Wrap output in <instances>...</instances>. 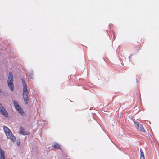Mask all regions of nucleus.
<instances>
[{"label": "nucleus", "mask_w": 159, "mask_h": 159, "mask_svg": "<svg viewBox=\"0 0 159 159\" xmlns=\"http://www.w3.org/2000/svg\"><path fill=\"white\" fill-rule=\"evenodd\" d=\"M17 145L18 146H20V140H19V141L17 140V143H16Z\"/></svg>", "instance_id": "obj_11"}, {"label": "nucleus", "mask_w": 159, "mask_h": 159, "mask_svg": "<svg viewBox=\"0 0 159 159\" xmlns=\"http://www.w3.org/2000/svg\"><path fill=\"white\" fill-rule=\"evenodd\" d=\"M22 82V85L23 86V97L24 99H28V91L27 89V87L26 83L25 82L24 80L21 79Z\"/></svg>", "instance_id": "obj_3"}, {"label": "nucleus", "mask_w": 159, "mask_h": 159, "mask_svg": "<svg viewBox=\"0 0 159 159\" xmlns=\"http://www.w3.org/2000/svg\"><path fill=\"white\" fill-rule=\"evenodd\" d=\"M3 129L7 137L10 139L11 141L14 142L15 141L16 138L13 136L10 130L7 127L5 126H3Z\"/></svg>", "instance_id": "obj_2"}, {"label": "nucleus", "mask_w": 159, "mask_h": 159, "mask_svg": "<svg viewBox=\"0 0 159 159\" xmlns=\"http://www.w3.org/2000/svg\"><path fill=\"white\" fill-rule=\"evenodd\" d=\"M1 92V89H0V93Z\"/></svg>", "instance_id": "obj_13"}, {"label": "nucleus", "mask_w": 159, "mask_h": 159, "mask_svg": "<svg viewBox=\"0 0 159 159\" xmlns=\"http://www.w3.org/2000/svg\"><path fill=\"white\" fill-rule=\"evenodd\" d=\"M29 100H24L25 103L26 105H27L28 103V101Z\"/></svg>", "instance_id": "obj_12"}, {"label": "nucleus", "mask_w": 159, "mask_h": 159, "mask_svg": "<svg viewBox=\"0 0 159 159\" xmlns=\"http://www.w3.org/2000/svg\"><path fill=\"white\" fill-rule=\"evenodd\" d=\"M70 102H72V101L71 100H70Z\"/></svg>", "instance_id": "obj_14"}, {"label": "nucleus", "mask_w": 159, "mask_h": 159, "mask_svg": "<svg viewBox=\"0 0 159 159\" xmlns=\"http://www.w3.org/2000/svg\"><path fill=\"white\" fill-rule=\"evenodd\" d=\"M0 112L2 115H4L5 117L8 116V112L6 111L4 107L1 103H0Z\"/></svg>", "instance_id": "obj_6"}, {"label": "nucleus", "mask_w": 159, "mask_h": 159, "mask_svg": "<svg viewBox=\"0 0 159 159\" xmlns=\"http://www.w3.org/2000/svg\"><path fill=\"white\" fill-rule=\"evenodd\" d=\"M13 76L12 73L10 71L9 73L8 79L7 80L8 85L10 90L12 92L14 91Z\"/></svg>", "instance_id": "obj_1"}, {"label": "nucleus", "mask_w": 159, "mask_h": 159, "mask_svg": "<svg viewBox=\"0 0 159 159\" xmlns=\"http://www.w3.org/2000/svg\"><path fill=\"white\" fill-rule=\"evenodd\" d=\"M29 77L30 79H32L33 78V72L32 71H31L29 73Z\"/></svg>", "instance_id": "obj_10"}, {"label": "nucleus", "mask_w": 159, "mask_h": 159, "mask_svg": "<svg viewBox=\"0 0 159 159\" xmlns=\"http://www.w3.org/2000/svg\"><path fill=\"white\" fill-rule=\"evenodd\" d=\"M13 102L16 109L21 115H23L24 113L23 112V109L18 104L17 102L15 100H13Z\"/></svg>", "instance_id": "obj_4"}, {"label": "nucleus", "mask_w": 159, "mask_h": 159, "mask_svg": "<svg viewBox=\"0 0 159 159\" xmlns=\"http://www.w3.org/2000/svg\"><path fill=\"white\" fill-rule=\"evenodd\" d=\"M19 133L23 135H29L30 134L29 132L28 131H25L22 127H20V130Z\"/></svg>", "instance_id": "obj_7"}, {"label": "nucleus", "mask_w": 159, "mask_h": 159, "mask_svg": "<svg viewBox=\"0 0 159 159\" xmlns=\"http://www.w3.org/2000/svg\"><path fill=\"white\" fill-rule=\"evenodd\" d=\"M134 123L138 130L143 132H145V130L142 125L135 121H134Z\"/></svg>", "instance_id": "obj_5"}, {"label": "nucleus", "mask_w": 159, "mask_h": 159, "mask_svg": "<svg viewBox=\"0 0 159 159\" xmlns=\"http://www.w3.org/2000/svg\"><path fill=\"white\" fill-rule=\"evenodd\" d=\"M52 146L54 148L60 149L61 148L60 145L57 143H55L54 145H52Z\"/></svg>", "instance_id": "obj_8"}, {"label": "nucleus", "mask_w": 159, "mask_h": 159, "mask_svg": "<svg viewBox=\"0 0 159 159\" xmlns=\"http://www.w3.org/2000/svg\"><path fill=\"white\" fill-rule=\"evenodd\" d=\"M140 159H145L144 153L143 152H141V150H140Z\"/></svg>", "instance_id": "obj_9"}]
</instances>
